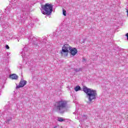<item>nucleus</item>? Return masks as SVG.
I'll use <instances>...</instances> for the list:
<instances>
[{"instance_id":"1","label":"nucleus","mask_w":128,"mask_h":128,"mask_svg":"<svg viewBox=\"0 0 128 128\" xmlns=\"http://www.w3.org/2000/svg\"><path fill=\"white\" fill-rule=\"evenodd\" d=\"M82 90L86 94L90 102H92V100H96L98 98V92L96 90L87 87H84Z\"/></svg>"},{"instance_id":"2","label":"nucleus","mask_w":128,"mask_h":128,"mask_svg":"<svg viewBox=\"0 0 128 128\" xmlns=\"http://www.w3.org/2000/svg\"><path fill=\"white\" fill-rule=\"evenodd\" d=\"M68 102L65 100H60L56 102L54 108L60 114H64L66 111Z\"/></svg>"},{"instance_id":"3","label":"nucleus","mask_w":128,"mask_h":128,"mask_svg":"<svg viewBox=\"0 0 128 128\" xmlns=\"http://www.w3.org/2000/svg\"><path fill=\"white\" fill-rule=\"evenodd\" d=\"M52 5L47 3L45 5L42 6V9L41 12L43 14H48V16H50L52 14Z\"/></svg>"},{"instance_id":"4","label":"nucleus","mask_w":128,"mask_h":128,"mask_svg":"<svg viewBox=\"0 0 128 128\" xmlns=\"http://www.w3.org/2000/svg\"><path fill=\"white\" fill-rule=\"evenodd\" d=\"M70 48H72V47L70 45L68 44L64 45L62 48V51L60 52L61 54H64V52H66L64 56H68V52L70 50Z\"/></svg>"},{"instance_id":"5","label":"nucleus","mask_w":128,"mask_h":128,"mask_svg":"<svg viewBox=\"0 0 128 128\" xmlns=\"http://www.w3.org/2000/svg\"><path fill=\"white\" fill-rule=\"evenodd\" d=\"M29 42L32 44L34 46H38V38L32 35L28 37Z\"/></svg>"},{"instance_id":"6","label":"nucleus","mask_w":128,"mask_h":128,"mask_svg":"<svg viewBox=\"0 0 128 128\" xmlns=\"http://www.w3.org/2000/svg\"><path fill=\"white\" fill-rule=\"evenodd\" d=\"M26 50H28V48H24L21 53V56L24 60H26V58H28V56H26Z\"/></svg>"},{"instance_id":"7","label":"nucleus","mask_w":128,"mask_h":128,"mask_svg":"<svg viewBox=\"0 0 128 128\" xmlns=\"http://www.w3.org/2000/svg\"><path fill=\"white\" fill-rule=\"evenodd\" d=\"M26 84V80L22 79L20 82V85L16 86V88H24Z\"/></svg>"},{"instance_id":"8","label":"nucleus","mask_w":128,"mask_h":128,"mask_svg":"<svg viewBox=\"0 0 128 128\" xmlns=\"http://www.w3.org/2000/svg\"><path fill=\"white\" fill-rule=\"evenodd\" d=\"M70 53L72 56H76L78 54V50L76 48H72L71 47Z\"/></svg>"},{"instance_id":"9","label":"nucleus","mask_w":128,"mask_h":128,"mask_svg":"<svg viewBox=\"0 0 128 128\" xmlns=\"http://www.w3.org/2000/svg\"><path fill=\"white\" fill-rule=\"evenodd\" d=\"M10 78L12 80H18V76L16 74H12L10 76Z\"/></svg>"},{"instance_id":"10","label":"nucleus","mask_w":128,"mask_h":128,"mask_svg":"<svg viewBox=\"0 0 128 128\" xmlns=\"http://www.w3.org/2000/svg\"><path fill=\"white\" fill-rule=\"evenodd\" d=\"M2 26L4 30H6V28H8L9 25L8 23H2Z\"/></svg>"},{"instance_id":"11","label":"nucleus","mask_w":128,"mask_h":128,"mask_svg":"<svg viewBox=\"0 0 128 128\" xmlns=\"http://www.w3.org/2000/svg\"><path fill=\"white\" fill-rule=\"evenodd\" d=\"M57 120L60 122H66V120L62 118L58 117Z\"/></svg>"},{"instance_id":"12","label":"nucleus","mask_w":128,"mask_h":128,"mask_svg":"<svg viewBox=\"0 0 128 128\" xmlns=\"http://www.w3.org/2000/svg\"><path fill=\"white\" fill-rule=\"evenodd\" d=\"M12 2H13V4H16L17 6H20V4H18V0H12Z\"/></svg>"},{"instance_id":"13","label":"nucleus","mask_w":128,"mask_h":128,"mask_svg":"<svg viewBox=\"0 0 128 128\" xmlns=\"http://www.w3.org/2000/svg\"><path fill=\"white\" fill-rule=\"evenodd\" d=\"M74 70L76 72H80V71L82 70V68H76V69H74Z\"/></svg>"},{"instance_id":"14","label":"nucleus","mask_w":128,"mask_h":128,"mask_svg":"<svg viewBox=\"0 0 128 128\" xmlns=\"http://www.w3.org/2000/svg\"><path fill=\"white\" fill-rule=\"evenodd\" d=\"M74 90H76V92H78V90H80V86H76V88H74Z\"/></svg>"},{"instance_id":"15","label":"nucleus","mask_w":128,"mask_h":128,"mask_svg":"<svg viewBox=\"0 0 128 128\" xmlns=\"http://www.w3.org/2000/svg\"><path fill=\"white\" fill-rule=\"evenodd\" d=\"M12 120V117H10V116H8L6 118V122L7 124H8V122H10V120Z\"/></svg>"},{"instance_id":"16","label":"nucleus","mask_w":128,"mask_h":128,"mask_svg":"<svg viewBox=\"0 0 128 128\" xmlns=\"http://www.w3.org/2000/svg\"><path fill=\"white\" fill-rule=\"evenodd\" d=\"M10 6H8L6 9V12L7 14V16L8 14V12H10Z\"/></svg>"},{"instance_id":"17","label":"nucleus","mask_w":128,"mask_h":128,"mask_svg":"<svg viewBox=\"0 0 128 128\" xmlns=\"http://www.w3.org/2000/svg\"><path fill=\"white\" fill-rule=\"evenodd\" d=\"M62 12H63L64 16H66V10H63Z\"/></svg>"},{"instance_id":"18","label":"nucleus","mask_w":128,"mask_h":128,"mask_svg":"<svg viewBox=\"0 0 128 128\" xmlns=\"http://www.w3.org/2000/svg\"><path fill=\"white\" fill-rule=\"evenodd\" d=\"M6 48L7 50H9L10 49V46H8V45H6Z\"/></svg>"},{"instance_id":"19","label":"nucleus","mask_w":128,"mask_h":128,"mask_svg":"<svg viewBox=\"0 0 128 128\" xmlns=\"http://www.w3.org/2000/svg\"><path fill=\"white\" fill-rule=\"evenodd\" d=\"M82 62H86V59L84 58V59L82 60Z\"/></svg>"},{"instance_id":"20","label":"nucleus","mask_w":128,"mask_h":128,"mask_svg":"<svg viewBox=\"0 0 128 128\" xmlns=\"http://www.w3.org/2000/svg\"><path fill=\"white\" fill-rule=\"evenodd\" d=\"M74 114H76V111L74 112Z\"/></svg>"},{"instance_id":"21","label":"nucleus","mask_w":128,"mask_h":128,"mask_svg":"<svg viewBox=\"0 0 128 128\" xmlns=\"http://www.w3.org/2000/svg\"><path fill=\"white\" fill-rule=\"evenodd\" d=\"M2 17H1V18H0V19L2 20Z\"/></svg>"},{"instance_id":"22","label":"nucleus","mask_w":128,"mask_h":128,"mask_svg":"<svg viewBox=\"0 0 128 128\" xmlns=\"http://www.w3.org/2000/svg\"><path fill=\"white\" fill-rule=\"evenodd\" d=\"M85 116V117H86V116Z\"/></svg>"}]
</instances>
